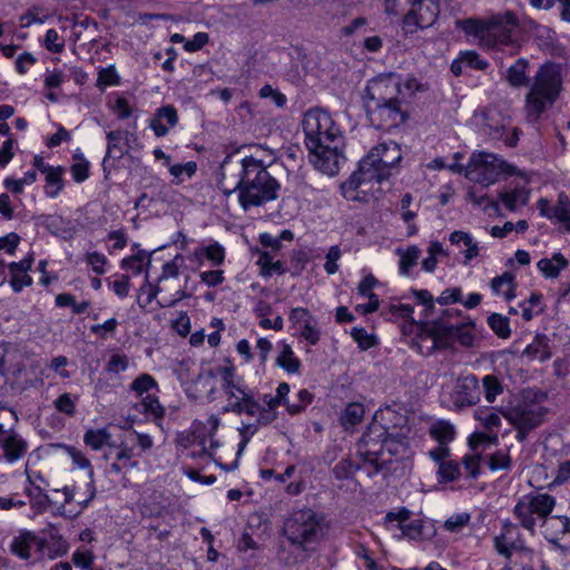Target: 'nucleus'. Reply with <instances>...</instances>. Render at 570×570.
<instances>
[{
    "instance_id": "obj_36",
    "label": "nucleus",
    "mask_w": 570,
    "mask_h": 570,
    "mask_svg": "<svg viewBox=\"0 0 570 570\" xmlns=\"http://www.w3.org/2000/svg\"><path fill=\"white\" fill-rule=\"evenodd\" d=\"M220 373L223 379V390L228 396V400L239 397L243 393H247L243 386L234 382V371L232 367H223Z\"/></svg>"
},
{
    "instance_id": "obj_63",
    "label": "nucleus",
    "mask_w": 570,
    "mask_h": 570,
    "mask_svg": "<svg viewBox=\"0 0 570 570\" xmlns=\"http://www.w3.org/2000/svg\"><path fill=\"white\" fill-rule=\"evenodd\" d=\"M413 0H385V11L391 14H404Z\"/></svg>"
},
{
    "instance_id": "obj_40",
    "label": "nucleus",
    "mask_w": 570,
    "mask_h": 570,
    "mask_svg": "<svg viewBox=\"0 0 570 570\" xmlns=\"http://www.w3.org/2000/svg\"><path fill=\"white\" fill-rule=\"evenodd\" d=\"M488 324L499 337L507 338L510 336L511 331L507 317L493 313L488 317Z\"/></svg>"
},
{
    "instance_id": "obj_31",
    "label": "nucleus",
    "mask_w": 570,
    "mask_h": 570,
    "mask_svg": "<svg viewBox=\"0 0 570 570\" xmlns=\"http://www.w3.org/2000/svg\"><path fill=\"white\" fill-rule=\"evenodd\" d=\"M396 254L400 256V273L407 275L410 269L417 264L421 256V250L417 246H409L406 249H396Z\"/></svg>"
},
{
    "instance_id": "obj_42",
    "label": "nucleus",
    "mask_w": 570,
    "mask_h": 570,
    "mask_svg": "<svg viewBox=\"0 0 570 570\" xmlns=\"http://www.w3.org/2000/svg\"><path fill=\"white\" fill-rule=\"evenodd\" d=\"M438 475L440 482L454 481L460 476V468L453 461L441 462L439 465Z\"/></svg>"
},
{
    "instance_id": "obj_49",
    "label": "nucleus",
    "mask_w": 570,
    "mask_h": 570,
    "mask_svg": "<svg viewBox=\"0 0 570 570\" xmlns=\"http://www.w3.org/2000/svg\"><path fill=\"white\" fill-rule=\"evenodd\" d=\"M462 29L469 33L479 38L482 43V36L485 33L487 20H474L468 19L461 22Z\"/></svg>"
},
{
    "instance_id": "obj_44",
    "label": "nucleus",
    "mask_w": 570,
    "mask_h": 570,
    "mask_svg": "<svg viewBox=\"0 0 570 570\" xmlns=\"http://www.w3.org/2000/svg\"><path fill=\"white\" fill-rule=\"evenodd\" d=\"M140 406L144 413L151 415L154 419H161L164 416V407L155 396L147 395L140 402Z\"/></svg>"
},
{
    "instance_id": "obj_47",
    "label": "nucleus",
    "mask_w": 570,
    "mask_h": 570,
    "mask_svg": "<svg viewBox=\"0 0 570 570\" xmlns=\"http://www.w3.org/2000/svg\"><path fill=\"white\" fill-rule=\"evenodd\" d=\"M156 386H157V383H156L155 379L151 375L146 374V373L139 375L131 383V390L135 391L138 395H141L145 392H148Z\"/></svg>"
},
{
    "instance_id": "obj_11",
    "label": "nucleus",
    "mask_w": 570,
    "mask_h": 570,
    "mask_svg": "<svg viewBox=\"0 0 570 570\" xmlns=\"http://www.w3.org/2000/svg\"><path fill=\"white\" fill-rule=\"evenodd\" d=\"M440 6L438 0H413L405 12L403 28L414 32L417 28H429L438 19Z\"/></svg>"
},
{
    "instance_id": "obj_45",
    "label": "nucleus",
    "mask_w": 570,
    "mask_h": 570,
    "mask_svg": "<svg viewBox=\"0 0 570 570\" xmlns=\"http://www.w3.org/2000/svg\"><path fill=\"white\" fill-rule=\"evenodd\" d=\"M351 336L357 342L358 346L365 351L376 344L375 337L367 333L363 327H353Z\"/></svg>"
},
{
    "instance_id": "obj_43",
    "label": "nucleus",
    "mask_w": 570,
    "mask_h": 570,
    "mask_svg": "<svg viewBox=\"0 0 570 570\" xmlns=\"http://www.w3.org/2000/svg\"><path fill=\"white\" fill-rule=\"evenodd\" d=\"M27 493L30 498L32 508L37 509L38 512L46 510L49 505V497L41 490L40 487L28 489Z\"/></svg>"
},
{
    "instance_id": "obj_29",
    "label": "nucleus",
    "mask_w": 570,
    "mask_h": 570,
    "mask_svg": "<svg viewBox=\"0 0 570 570\" xmlns=\"http://www.w3.org/2000/svg\"><path fill=\"white\" fill-rule=\"evenodd\" d=\"M491 288L494 293H502L507 301L515 297L514 275L505 272L501 276H497L491 281Z\"/></svg>"
},
{
    "instance_id": "obj_35",
    "label": "nucleus",
    "mask_w": 570,
    "mask_h": 570,
    "mask_svg": "<svg viewBox=\"0 0 570 570\" xmlns=\"http://www.w3.org/2000/svg\"><path fill=\"white\" fill-rule=\"evenodd\" d=\"M450 242L452 244H463L465 246V250L463 253L466 262L479 255L478 244L473 242L472 237L468 233L461 230L453 232L450 235Z\"/></svg>"
},
{
    "instance_id": "obj_56",
    "label": "nucleus",
    "mask_w": 570,
    "mask_h": 570,
    "mask_svg": "<svg viewBox=\"0 0 570 570\" xmlns=\"http://www.w3.org/2000/svg\"><path fill=\"white\" fill-rule=\"evenodd\" d=\"M341 249L337 245L330 247L326 254L324 269L327 274L333 275L338 271L337 261L341 258Z\"/></svg>"
},
{
    "instance_id": "obj_4",
    "label": "nucleus",
    "mask_w": 570,
    "mask_h": 570,
    "mask_svg": "<svg viewBox=\"0 0 570 570\" xmlns=\"http://www.w3.org/2000/svg\"><path fill=\"white\" fill-rule=\"evenodd\" d=\"M562 75L560 66L547 62L535 72L530 89L525 95V110L529 117L538 119L551 107L562 91Z\"/></svg>"
},
{
    "instance_id": "obj_5",
    "label": "nucleus",
    "mask_w": 570,
    "mask_h": 570,
    "mask_svg": "<svg viewBox=\"0 0 570 570\" xmlns=\"http://www.w3.org/2000/svg\"><path fill=\"white\" fill-rule=\"evenodd\" d=\"M284 535L292 546L304 551L324 535L321 518L311 509L294 511L284 523Z\"/></svg>"
},
{
    "instance_id": "obj_8",
    "label": "nucleus",
    "mask_w": 570,
    "mask_h": 570,
    "mask_svg": "<svg viewBox=\"0 0 570 570\" xmlns=\"http://www.w3.org/2000/svg\"><path fill=\"white\" fill-rule=\"evenodd\" d=\"M519 26V20L512 11L498 13L487 20L482 45L488 48L508 46L512 42V31Z\"/></svg>"
},
{
    "instance_id": "obj_16",
    "label": "nucleus",
    "mask_w": 570,
    "mask_h": 570,
    "mask_svg": "<svg viewBox=\"0 0 570 570\" xmlns=\"http://www.w3.org/2000/svg\"><path fill=\"white\" fill-rule=\"evenodd\" d=\"M480 399V386L474 375L460 379L452 393V402L456 409L474 405Z\"/></svg>"
},
{
    "instance_id": "obj_6",
    "label": "nucleus",
    "mask_w": 570,
    "mask_h": 570,
    "mask_svg": "<svg viewBox=\"0 0 570 570\" xmlns=\"http://www.w3.org/2000/svg\"><path fill=\"white\" fill-rule=\"evenodd\" d=\"M513 174H515L514 166L487 151H473L465 167V177L483 186L494 184L502 175Z\"/></svg>"
},
{
    "instance_id": "obj_3",
    "label": "nucleus",
    "mask_w": 570,
    "mask_h": 570,
    "mask_svg": "<svg viewBox=\"0 0 570 570\" xmlns=\"http://www.w3.org/2000/svg\"><path fill=\"white\" fill-rule=\"evenodd\" d=\"M402 159L400 146L394 141L379 144L360 160L358 168L342 184L348 200L367 202L379 193L380 185L391 175L392 168Z\"/></svg>"
},
{
    "instance_id": "obj_26",
    "label": "nucleus",
    "mask_w": 570,
    "mask_h": 570,
    "mask_svg": "<svg viewBox=\"0 0 570 570\" xmlns=\"http://www.w3.org/2000/svg\"><path fill=\"white\" fill-rule=\"evenodd\" d=\"M568 266L567 258L560 254L556 253L552 258H542L538 262V268L543 273L546 277L556 278L559 276L560 272Z\"/></svg>"
},
{
    "instance_id": "obj_38",
    "label": "nucleus",
    "mask_w": 570,
    "mask_h": 570,
    "mask_svg": "<svg viewBox=\"0 0 570 570\" xmlns=\"http://www.w3.org/2000/svg\"><path fill=\"white\" fill-rule=\"evenodd\" d=\"M517 533L514 525H505L503 532L494 538V547L499 554L510 558V546H512V537Z\"/></svg>"
},
{
    "instance_id": "obj_17",
    "label": "nucleus",
    "mask_w": 570,
    "mask_h": 570,
    "mask_svg": "<svg viewBox=\"0 0 570 570\" xmlns=\"http://www.w3.org/2000/svg\"><path fill=\"white\" fill-rule=\"evenodd\" d=\"M410 515H411V512L405 508H402L397 512H389L385 515L386 525H389L390 523H392L394 521L397 522V528L401 530V534L399 535V539L407 538L410 540H416L422 534L423 524H422L421 520L405 523V521H407L410 519Z\"/></svg>"
},
{
    "instance_id": "obj_48",
    "label": "nucleus",
    "mask_w": 570,
    "mask_h": 570,
    "mask_svg": "<svg viewBox=\"0 0 570 570\" xmlns=\"http://www.w3.org/2000/svg\"><path fill=\"white\" fill-rule=\"evenodd\" d=\"M511 466V458L504 451H497L489 456V468L492 471L508 470Z\"/></svg>"
},
{
    "instance_id": "obj_54",
    "label": "nucleus",
    "mask_w": 570,
    "mask_h": 570,
    "mask_svg": "<svg viewBox=\"0 0 570 570\" xmlns=\"http://www.w3.org/2000/svg\"><path fill=\"white\" fill-rule=\"evenodd\" d=\"M470 521V514L469 513H458L454 515H451L445 522H444V529L450 532H458L463 527H465Z\"/></svg>"
},
{
    "instance_id": "obj_50",
    "label": "nucleus",
    "mask_w": 570,
    "mask_h": 570,
    "mask_svg": "<svg viewBox=\"0 0 570 570\" xmlns=\"http://www.w3.org/2000/svg\"><path fill=\"white\" fill-rule=\"evenodd\" d=\"M77 161L71 166L73 179L77 183L86 180L89 176V163L82 156H75Z\"/></svg>"
},
{
    "instance_id": "obj_15",
    "label": "nucleus",
    "mask_w": 570,
    "mask_h": 570,
    "mask_svg": "<svg viewBox=\"0 0 570 570\" xmlns=\"http://www.w3.org/2000/svg\"><path fill=\"white\" fill-rule=\"evenodd\" d=\"M384 434L382 429L370 430L363 434L357 444V453L360 456H362L364 461L374 464L376 469L382 468L391 461V459L384 458L385 438L381 440Z\"/></svg>"
},
{
    "instance_id": "obj_60",
    "label": "nucleus",
    "mask_w": 570,
    "mask_h": 570,
    "mask_svg": "<svg viewBox=\"0 0 570 570\" xmlns=\"http://www.w3.org/2000/svg\"><path fill=\"white\" fill-rule=\"evenodd\" d=\"M412 293L417 303L424 306L425 317H428L429 313L434 308L433 296L426 289H414Z\"/></svg>"
},
{
    "instance_id": "obj_9",
    "label": "nucleus",
    "mask_w": 570,
    "mask_h": 570,
    "mask_svg": "<svg viewBox=\"0 0 570 570\" xmlns=\"http://www.w3.org/2000/svg\"><path fill=\"white\" fill-rule=\"evenodd\" d=\"M554 504V498L546 493L525 495L519 500L513 511L522 527L533 531L535 523L533 514H537L539 518H547L552 511Z\"/></svg>"
},
{
    "instance_id": "obj_23",
    "label": "nucleus",
    "mask_w": 570,
    "mask_h": 570,
    "mask_svg": "<svg viewBox=\"0 0 570 570\" xmlns=\"http://www.w3.org/2000/svg\"><path fill=\"white\" fill-rule=\"evenodd\" d=\"M107 151L102 161V166L106 169V165L110 158L120 159L124 155V141L127 140L128 131L126 130H112L107 132Z\"/></svg>"
},
{
    "instance_id": "obj_28",
    "label": "nucleus",
    "mask_w": 570,
    "mask_h": 570,
    "mask_svg": "<svg viewBox=\"0 0 570 570\" xmlns=\"http://www.w3.org/2000/svg\"><path fill=\"white\" fill-rule=\"evenodd\" d=\"M86 445L95 451L101 450L105 445L112 446L110 432L104 429H89L83 435Z\"/></svg>"
},
{
    "instance_id": "obj_2",
    "label": "nucleus",
    "mask_w": 570,
    "mask_h": 570,
    "mask_svg": "<svg viewBox=\"0 0 570 570\" xmlns=\"http://www.w3.org/2000/svg\"><path fill=\"white\" fill-rule=\"evenodd\" d=\"M302 128L314 167L328 176H335L345 161V142L340 127L327 111L312 108L304 114Z\"/></svg>"
},
{
    "instance_id": "obj_13",
    "label": "nucleus",
    "mask_w": 570,
    "mask_h": 570,
    "mask_svg": "<svg viewBox=\"0 0 570 570\" xmlns=\"http://www.w3.org/2000/svg\"><path fill=\"white\" fill-rule=\"evenodd\" d=\"M366 104H386L402 100L403 94L401 79L394 75H381L372 79L365 89Z\"/></svg>"
},
{
    "instance_id": "obj_37",
    "label": "nucleus",
    "mask_w": 570,
    "mask_h": 570,
    "mask_svg": "<svg viewBox=\"0 0 570 570\" xmlns=\"http://www.w3.org/2000/svg\"><path fill=\"white\" fill-rule=\"evenodd\" d=\"M430 435L440 444H448L454 439L455 430L446 421H438L430 428Z\"/></svg>"
},
{
    "instance_id": "obj_57",
    "label": "nucleus",
    "mask_w": 570,
    "mask_h": 570,
    "mask_svg": "<svg viewBox=\"0 0 570 570\" xmlns=\"http://www.w3.org/2000/svg\"><path fill=\"white\" fill-rule=\"evenodd\" d=\"M46 173H47V176H46L47 184L50 187H55V189H48L47 194L50 197H56L62 187L61 173L59 169H53V168H48V170Z\"/></svg>"
},
{
    "instance_id": "obj_52",
    "label": "nucleus",
    "mask_w": 570,
    "mask_h": 570,
    "mask_svg": "<svg viewBox=\"0 0 570 570\" xmlns=\"http://www.w3.org/2000/svg\"><path fill=\"white\" fill-rule=\"evenodd\" d=\"M55 406L57 411L72 416L76 412V403L69 393L61 394L56 401Z\"/></svg>"
},
{
    "instance_id": "obj_58",
    "label": "nucleus",
    "mask_w": 570,
    "mask_h": 570,
    "mask_svg": "<svg viewBox=\"0 0 570 570\" xmlns=\"http://www.w3.org/2000/svg\"><path fill=\"white\" fill-rule=\"evenodd\" d=\"M118 75L112 66L101 69L98 73L97 87L104 89L106 86L117 85Z\"/></svg>"
},
{
    "instance_id": "obj_7",
    "label": "nucleus",
    "mask_w": 570,
    "mask_h": 570,
    "mask_svg": "<svg viewBox=\"0 0 570 570\" xmlns=\"http://www.w3.org/2000/svg\"><path fill=\"white\" fill-rule=\"evenodd\" d=\"M547 412L543 405L523 396L508 407L502 415L517 430V440L523 442L531 431L543 423Z\"/></svg>"
},
{
    "instance_id": "obj_51",
    "label": "nucleus",
    "mask_w": 570,
    "mask_h": 570,
    "mask_svg": "<svg viewBox=\"0 0 570 570\" xmlns=\"http://www.w3.org/2000/svg\"><path fill=\"white\" fill-rule=\"evenodd\" d=\"M259 97L271 98L273 100V102L279 108L285 107V105L287 102L286 96L284 94H282L281 91L274 89L271 85H265L261 88Z\"/></svg>"
},
{
    "instance_id": "obj_61",
    "label": "nucleus",
    "mask_w": 570,
    "mask_h": 570,
    "mask_svg": "<svg viewBox=\"0 0 570 570\" xmlns=\"http://www.w3.org/2000/svg\"><path fill=\"white\" fill-rule=\"evenodd\" d=\"M461 62H464L466 67L478 70H484L488 67V62L480 59L479 55L474 51H466L462 53Z\"/></svg>"
},
{
    "instance_id": "obj_59",
    "label": "nucleus",
    "mask_w": 570,
    "mask_h": 570,
    "mask_svg": "<svg viewBox=\"0 0 570 570\" xmlns=\"http://www.w3.org/2000/svg\"><path fill=\"white\" fill-rule=\"evenodd\" d=\"M206 257L216 266L223 264L225 259V249L218 243L210 244L204 249Z\"/></svg>"
},
{
    "instance_id": "obj_21",
    "label": "nucleus",
    "mask_w": 570,
    "mask_h": 570,
    "mask_svg": "<svg viewBox=\"0 0 570 570\" xmlns=\"http://www.w3.org/2000/svg\"><path fill=\"white\" fill-rule=\"evenodd\" d=\"M65 449H66V452L71 458L75 465H77L80 469L88 470V478H89V482L87 484L88 498L83 501V507H86L96 497L95 473H94L92 466L90 464V461L87 459V456L77 448L68 445V446H65Z\"/></svg>"
},
{
    "instance_id": "obj_19",
    "label": "nucleus",
    "mask_w": 570,
    "mask_h": 570,
    "mask_svg": "<svg viewBox=\"0 0 570 570\" xmlns=\"http://www.w3.org/2000/svg\"><path fill=\"white\" fill-rule=\"evenodd\" d=\"M178 122V114L174 106L167 105L158 108L154 118L150 119V128L157 137H164Z\"/></svg>"
},
{
    "instance_id": "obj_10",
    "label": "nucleus",
    "mask_w": 570,
    "mask_h": 570,
    "mask_svg": "<svg viewBox=\"0 0 570 570\" xmlns=\"http://www.w3.org/2000/svg\"><path fill=\"white\" fill-rule=\"evenodd\" d=\"M461 312L456 308H446L440 316L442 325L441 331L446 341V347L453 342H459L463 346H472L474 341L473 323L460 320Z\"/></svg>"
},
{
    "instance_id": "obj_20",
    "label": "nucleus",
    "mask_w": 570,
    "mask_h": 570,
    "mask_svg": "<svg viewBox=\"0 0 570 570\" xmlns=\"http://www.w3.org/2000/svg\"><path fill=\"white\" fill-rule=\"evenodd\" d=\"M530 63L524 58H519L502 73L503 79L512 88H522L530 85V78L528 76Z\"/></svg>"
},
{
    "instance_id": "obj_39",
    "label": "nucleus",
    "mask_w": 570,
    "mask_h": 570,
    "mask_svg": "<svg viewBox=\"0 0 570 570\" xmlns=\"http://www.w3.org/2000/svg\"><path fill=\"white\" fill-rule=\"evenodd\" d=\"M364 416V407L361 403H350L341 415V423L345 428L358 424Z\"/></svg>"
},
{
    "instance_id": "obj_34",
    "label": "nucleus",
    "mask_w": 570,
    "mask_h": 570,
    "mask_svg": "<svg viewBox=\"0 0 570 570\" xmlns=\"http://www.w3.org/2000/svg\"><path fill=\"white\" fill-rule=\"evenodd\" d=\"M276 363L291 374L297 373L301 367V361L294 355V352L288 344H283L282 351L276 358Z\"/></svg>"
},
{
    "instance_id": "obj_64",
    "label": "nucleus",
    "mask_w": 570,
    "mask_h": 570,
    "mask_svg": "<svg viewBox=\"0 0 570 570\" xmlns=\"http://www.w3.org/2000/svg\"><path fill=\"white\" fill-rule=\"evenodd\" d=\"M86 262L88 265L91 266L92 271L97 274H104L105 273V265H106V257L102 254H99L97 252L89 253L86 256Z\"/></svg>"
},
{
    "instance_id": "obj_33",
    "label": "nucleus",
    "mask_w": 570,
    "mask_h": 570,
    "mask_svg": "<svg viewBox=\"0 0 570 570\" xmlns=\"http://www.w3.org/2000/svg\"><path fill=\"white\" fill-rule=\"evenodd\" d=\"M550 218H556L566 224V230L570 232V199L566 193H560L558 204L552 207Z\"/></svg>"
},
{
    "instance_id": "obj_27",
    "label": "nucleus",
    "mask_w": 570,
    "mask_h": 570,
    "mask_svg": "<svg viewBox=\"0 0 570 570\" xmlns=\"http://www.w3.org/2000/svg\"><path fill=\"white\" fill-rule=\"evenodd\" d=\"M499 198L508 210L515 212L520 206L528 203L529 191L524 188H514L510 191L500 193Z\"/></svg>"
},
{
    "instance_id": "obj_22",
    "label": "nucleus",
    "mask_w": 570,
    "mask_h": 570,
    "mask_svg": "<svg viewBox=\"0 0 570 570\" xmlns=\"http://www.w3.org/2000/svg\"><path fill=\"white\" fill-rule=\"evenodd\" d=\"M0 449L3 451L6 461L12 463L21 459L27 452V443L17 434H9L0 441Z\"/></svg>"
},
{
    "instance_id": "obj_25",
    "label": "nucleus",
    "mask_w": 570,
    "mask_h": 570,
    "mask_svg": "<svg viewBox=\"0 0 570 570\" xmlns=\"http://www.w3.org/2000/svg\"><path fill=\"white\" fill-rule=\"evenodd\" d=\"M37 541L35 533L30 531H21L14 537L10 544V551L20 559L28 560L30 558L31 546Z\"/></svg>"
},
{
    "instance_id": "obj_12",
    "label": "nucleus",
    "mask_w": 570,
    "mask_h": 570,
    "mask_svg": "<svg viewBox=\"0 0 570 570\" xmlns=\"http://www.w3.org/2000/svg\"><path fill=\"white\" fill-rule=\"evenodd\" d=\"M371 124L383 130H390L402 125L406 114L402 108V100L386 104H365Z\"/></svg>"
},
{
    "instance_id": "obj_1",
    "label": "nucleus",
    "mask_w": 570,
    "mask_h": 570,
    "mask_svg": "<svg viewBox=\"0 0 570 570\" xmlns=\"http://www.w3.org/2000/svg\"><path fill=\"white\" fill-rule=\"evenodd\" d=\"M220 176L222 190L226 195L238 190V200L245 210L276 199L281 188L264 163L252 156L236 165L225 159L220 166Z\"/></svg>"
},
{
    "instance_id": "obj_53",
    "label": "nucleus",
    "mask_w": 570,
    "mask_h": 570,
    "mask_svg": "<svg viewBox=\"0 0 570 570\" xmlns=\"http://www.w3.org/2000/svg\"><path fill=\"white\" fill-rule=\"evenodd\" d=\"M301 336L312 345H316L318 343L321 333L315 318L301 328Z\"/></svg>"
},
{
    "instance_id": "obj_55",
    "label": "nucleus",
    "mask_w": 570,
    "mask_h": 570,
    "mask_svg": "<svg viewBox=\"0 0 570 570\" xmlns=\"http://www.w3.org/2000/svg\"><path fill=\"white\" fill-rule=\"evenodd\" d=\"M542 301V295L540 293H532L528 301L521 304L522 307V317L525 321H530L533 317L532 308L539 307V312L542 311L540 307Z\"/></svg>"
},
{
    "instance_id": "obj_24",
    "label": "nucleus",
    "mask_w": 570,
    "mask_h": 570,
    "mask_svg": "<svg viewBox=\"0 0 570 570\" xmlns=\"http://www.w3.org/2000/svg\"><path fill=\"white\" fill-rule=\"evenodd\" d=\"M522 356L540 362L549 360L551 357V351L548 345V338L544 335H537L532 343L524 348Z\"/></svg>"
},
{
    "instance_id": "obj_41",
    "label": "nucleus",
    "mask_w": 570,
    "mask_h": 570,
    "mask_svg": "<svg viewBox=\"0 0 570 570\" xmlns=\"http://www.w3.org/2000/svg\"><path fill=\"white\" fill-rule=\"evenodd\" d=\"M484 396L489 403L494 402L495 397L502 393L500 381L493 375H485L482 380Z\"/></svg>"
},
{
    "instance_id": "obj_30",
    "label": "nucleus",
    "mask_w": 570,
    "mask_h": 570,
    "mask_svg": "<svg viewBox=\"0 0 570 570\" xmlns=\"http://www.w3.org/2000/svg\"><path fill=\"white\" fill-rule=\"evenodd\" d=\"M409 441L402 434H389L385 436V452L392 456L403 458L407 454Z\"/></svg>"
},
{
    "instance_id": "obj_14",
    "label": "nucleus",
    "mask_w": 570,
    "mask_h": 570,
    "mask_svg": "<svg viewBox=\"0 0 570 570\" xmlns=\"http://www.w3.org/2000/svg\"><path fill=\"white\" fill-rule=\"evenodd\" d=\"M441 318L433 322H421L416 324V333L413 345L422 355H430L436 350L448 348L446 341L441 331Z\"/></svg>"
},
{
    "instance_id": "obj_46",
    "label": "nucleus",
    "mask_w": 570,
    "mask_h": 570,
    "mask_svg": "<svg viewBox=\"0 0 570 570\" xmlns=\"http://www.w3.org/2000/svg\"><path fill=\"white\" fill-rule=\"evenodd\" d=\"M45 47L53 53H60L65 49V40L55 29H49L45 36Z\"/></svg>"
},
{
    "instance_id": "obj_62",
    "label": "nucleus",
    "mask_w": 570,
    "mask_h": 570,
    "mask_svg": "<svg viewBox=\"0 0 570 570\" xmlns=\"http://www.w3.org/2000/svg\"><path fill=\"white\" fill-rule=\"evenodd\" d=\"M313 318L314 317L309 314L308 309L303 307L293 308L289 314V321L295 325H299V328H302Z\"/></svg>"
},
{
    "instance_id": "obj_32",
    "label": "nucleus",
    "mask_w": 570,
    "mask_h": 570,
    "mask_svg": "<svg viewBox=\"0 0 570 570\" xmlns=\"http://www.w3.org/2000/svg\"><path fill=\"white\" fill-rule=\"evenodd\" d=\"M321 10L332 18H344L351 14L352 6L343 0H322Z\"/></svg>"
},
{
    "instance_id": "obj_18",
    "label": "nucleus",
    "mask_w": 570,
    "mask_h": 570,
    "mask_svg": "<svg viewBox=\"0 0 570 570\" xmlns=\"http://www.w3.org/2000/svg\"><path fill=\"white\" fill-rule=\"evenodd\" d=\"M33 263V257L30 255L20 262L9 264L10 285L13 292L19 293L23 287L32 284V277L29 275Z\"/></svg>"
}]
</instances>
